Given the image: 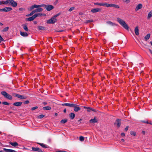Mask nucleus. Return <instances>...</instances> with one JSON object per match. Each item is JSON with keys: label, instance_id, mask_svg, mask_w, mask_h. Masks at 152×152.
Here are the masks:
<instances>
[{"label": "nucleus", "instance_id": "1", "mask_svg": "<svg viewBox=\"0 0 152 152\" xmlns=\"http://www.w3.org/2000/svg\"><path fill=\"white\" fill-rule=\"evenodd\" d=\"M117 20L119 24L126 30L129 31V27L126 22L120 18H117Z\"/></svg>", "mask_w": 152, "mask_h": 152}, {"label": "nucleus", "instance_id": "2", "mask_svg": "<svg viewBox=\"0 0 152 152\" xmlns=\"http://www.w3.org/2000/svg\"><path fill=\"white\" fill-rule=\"evenodd\" d=\"M5 5H11L13 7H15L17 5V3L13 0H6L5 1Z\"/></svg>", "mask_w": 152, "mask_h": 152}, {"label": "nucleus", "instance_id": "3", "mask_svg": "<svg viewBox=\"0 0 152 152\" xmlns=\"http://www.w3.org/2000/svg\"><path fill=\"white\" fill-rule=\"evenodd\" d=\"M44 7L47 11H50L54 8V7L51 5L40 4V7Z\"/></svg>", "mask_w": 152, "mask_h": 152}, {"label": "nucleus", "instance_id": "4", "mask_svg": "<svg viewBox=\"0 0 152 152\" xmlns=\"http://www.w3.org/2000/svg\"><path fill=\"white\" fill-rule=\"evenodd\" d=\"M1 94L4 96L5 98L8 99L9 100H11L12 99V96L10 94L7 93L5 91H1Z\"/></svg>", "mask_w": 152, "mask_h": 152}, {"label": "nucleus", "instance_id": "5", "mask_svg": "<svg viewBox=\"0 0 152 152\" xmlns=\"http://www.w3.org/2000/svg\"><path fill=\"white\" fill-rule=\"evenodd\" d=\"M56 21V19L53 17L51 19L47 20L46 22L47 23H54Z\"/></svg>", "mask_w": 152, "mask_h": 152}, {"label": "nucleus", "instance_id": "6", "mask_svg": "<svg viewBox=\"0 0 152 152\" xmlns=\"http://www.w3.org/2000/svg\"><path fill=\"white\" fill-rule=\"evenodd\" d=\"M39 7H40V5H37L36 4H34L31 6L30 7L28 8V10L29 11H31L34 8H37Z\"/></svg>", "mask_w": 152, "mask_h": 152}, {"label": "nucleus", "instance_id": "7", "mask_svg": "<svg viewBox=\"0 0 152 152\" xmlns=\"http://www.w3.org/2000/svg\"><path fill=\"white\" fill-rule=\"evenodd\" d=\"M72 107H74V110L75 112H77L80 110V108L79 107V106L76 104H73Z\"/></svg>", "mask_w": 152, "mask_h": 152}, {"label": "nucleus", "instance_id": "8", "mask_svg": "<svg viewBox=\"0 0 152 152\" xmlns=\"http://www.w3.org/2000/svg\"><path fill=\"white\" fill-rule=\"evenodd\" d=\"M84 109H87V111L88 112H90L91 111H92L94 112H96V110L90 107L84 106L83 107Z\"/></svg>", "mask_w": 152, "mask_h": 152}, {"label": "nucleus", "instance_id": "9", "mask_svg": "<svg viewBox=\"0 0 152 152\" xmlns=\"http://www.w3.org/2000/svg\"><path fill=\"white\" fill-rule=\"evenodd\" d=\"M15 96L18 98H20L21 99H25L26 98V96L20 94H15Z\"/></svg>", "mask_w": 152, "mask_h": 152}, {"label": "nucleus", "instance_id": "10", "mask_svg": "<svg viewBox=\"0 0 152 152\" xmlns=\"http://www.w3.org/2000/svg\"><path fill=\"white\" fill-rule=\"evenodd\" d=\"M32 151H37L38 152H43L39 148L34 147H32Z\"/></svg>", "mask_w": 152, "mask_h": 152}, {"label": "nucleus", "instance_id": "11", "mask_svg": "<svg viewBox=\"0 0 152 152\" xmlns=\"http://www.w3.org/2000/svg\"><path fill=\"white\" fill-rule=\"evenodd\" d=\"M101 9L98 8H95L91 10V12L93 13H94L99 12H100Z\"/></svg>", "mask_w": 152, "mask_h": 152}, {"label": "nucleus", "instance_id": "12", "mask_svg": "<svg viewBox=\"0 0 152 152\" xmlns=\"http://www.w3.org/2000/svg\"><path fill=\"white\" fill-rule=\"evenodd\" d=\"M12 8L10 7H5L3 8V12H8L12 10Z\"/></svg>", "mask_w": 152, "mask_h": 152}, {"label": "nucleus", "instance_id": "13", "mask_svg": "<svg viewBox=\"0 0 152 152\" xmlns=\"http://www.w3.org/2000/svg\"><path fill=\"white\" fill-rule=\"evenodd\" d=\"M36 17L34 15L32 16L31 17H30L28 18H26V20L31 21L34 20V19Z\"/></svg>", "mask_w": 152, "mask_h": 152}, {"label": "nucleus", "instance_id": "14", "mask_svg": "<svg viewBox=\"0 0 152 152\" xmlns=\"http://www.w3.org/2000/svg\"><path fill=\"white\" fill-rule=\"evenodd\" d=\"M142 7V4H140L137 5L135 8V11H137L141 9Z\"/></svg>", "mask_w": 152, "mask_h": 152}, {"label": "nucleus", "instance_id": "15", "mask_svg": "<svg viewBox=\"0 0 152 152\" xmlns=\"http://www.w3.org/2000/svg\"><path fill=\"white\" fill-rule=\"evenodd\" d=\"M108 24H109L111 26H117L118 25L116 24H115V23H113L112 22L110 21H107L106 22Z\"/></svg>", "mask_w": 152, "mask_h": 152}, {"label": "nucleus", "instance_id": "16", "mask_svg": "<svg viewBox=\"0 0 152 152\" xmlns=\"http://www.w3.org/2000/svg\"><path fill=\"white\" fill-rule=\"evenodd\" d=\"M34 16L36 18L38 17H41L43 16H45L46 15L45 14H42L41 13H38L35 14L34 15Z\"/></svg>", "mask_w": 152, "mask_h": 152}, {"label": "nucleus", "instance_id": "17", "mask_svg": "<svg viewBox=\"0 0 152 152\" xmlns=\"http://www.w3.org/2000/svg\"><path fill=\"white\" fill-rule=\"evenodd\" d=\"M40 7H39L38 8H36V9L34 10L35 12V13L42 12L43 11V9Z\"/></svg>", "mask_w": 152, "mask_h": 152}, {"label": "nucleus", "instance_id": "18", "mask_svg": "<svg viewBox=\"0 0 152 152\" xmlns=\"http://www.w3.org/2000/svg\"><path fill=\"white\" fill-rule=\"evenodd\" d=\"M20 34L23 37H26L28 36V34L27 33L22 32L21 31H20Z\"/></svg>", "mask_w": 152, "mask_h": 152}, {"label": "nucleus", "instance_id": "19", "mask_svg": "<svg viewBox=\"0 0 152 152\" xmlns=\"http://www.w3.org/2000/svg\"><path fill=\"white\" fill-rule=\"evenodd\" d=\"M73 104H70L69 103H63L61 104L62 106H66L68 107H72L73 105Z\"/></svg>", "mask_w": 152, "mask_h": 152}, {"label": "nucleus", "instance_id": "20", "mask_svg": "<svg viewBox=\"0 0 152 152\" xmlns=\"http://www.w3.org/2000/svg\"><path fill=\"white\" fill-rule=\"evenodd\" d=\"M3 150L6 152H17L16 151L13 150L7 149L5 148H4Z\"/></svg>", "mask_w": 152, "mask_h": 152}, {"label": "nucleus", "instance_id": "21", "mask_svg": "<svg viewBox=\"0 0 152 152\" xmlns=\"http://www.w3.org/2000/svg\"><path fill=\"white\" fill-rule=\"evenodd\" d=\"M69 116L70 118L72 120L75 118V115L73 113H71L69 114Z\"/></svg>", "mask_w": 152, "mask_h": 152}, {"label": "nucleus", "instance_id": "22", "mask_svg": "<svg viewBox=\"0 0 152 152\" xmlns=\"http://www.w3.org/2000/svg\"><path fill=\"white\" fill-rule=\"evenodd\" d=\"M97 121L96 119V118L95 117L93 119H91L90 120L89 122L91 123H96Z\"/></svg>", "mask_w": 152, "mask_h": 152}, {"label": "nucleus", "instance_id": "23", "mask_svg": "<svg viewBox=\"0 0 152 152\" xmlns=\"http://www.w3.org/2000/svg\"><path fill=\"white\" fill-rule=\"evenodd\" d=\"M22 104L21 102H16L13 104V105L19 107L21 106Z\"/></svg>", "mask_w": 152, "mask_h": 152}, {"label": "nucleus", "instance_id": "24", "mask_svg": "<svg viewBox=\"0 0 152 152\" xmlns=\"http://www.w3.org/2000/svg\"><path fill=\"white\" fill-rule=\"evenodd\" d=\"M139 31L138 27L136 26L134 29V32L137 35H138L139 34Z\"/></svg>", "mask_w": 152, "mask_h": 152}, {"label": "nucleus", "instance_id": "25", "mask_svg": "<svg viewBox=\"0 0 152 152\" xmlns=\"http://www.w3.org/2000/svg\"><path fill=\"white\" fill-rule=\"evenodd\" d=\"M116 123L117 126L119 127L121 125V120L118 119H117L116 121Z\"/></svg>", "mask_w": 152, "mask_h": 152}, {"label": "nucleus", "instance_id": "26", "mask_svg": "<svg viewBox=\"0 0 152 152\" xmlns=\"http://www.w3.org/2000/svg\"><path fill=\"white\" fill-rule=\"evenodd\" d=\"M38 143L43 148H46L49 147L47 145L44 144L42 143Z\"/></svg>", "mask_w": 152, "mask_h": 152}, {"label": "nucleus", "instance_id": "27", "mask_svg": "<svg viewBox=\"0 0 152 152\" xmlns=\"http://www.w3.org/2000/svg\"><path fill=\"white\" fill-rule=\"evenodd\" d=\"M22 26H23V29L26 31H28V29L27 27V26L25 24H23L22 25Z\"/></svg>", "mask_w": 152, "mask_h": 152}, {"label": "nucleus", "instance_id": "28", "mask_svg": "<svg viewBox=\"0 0 152 152\" xmlns=\"http://www.w3.org/2000/svg\"><path fill=\"white\" fill-rule=\"evenodd\" d=\"M10 143L11 145L14 147H15L17 146L18 145V144L16 142H10Z\"/></svg>", "mask_w": 152, "mask_h": 152}, {"label": "nucleus", "instance_id": "29", "mask_svg": "<svg viewBox=\"0 0 152 152\" xmlns=\"http://www.w3.org/2000/svg\"><path fill=\"white\" fill-rule=\"evenodd\" d=\"M44 110H49L51 109V107L50 106L44 107H43Z\"/></svg>", "mask_w": 152, "mask_h": 152}, {"label": "nucleus", "instance_id": "30", "mask_svg": "<svg viewBox=\"0 0 152 152\" xmlns=\"http://www.w3.org/2000/svg\"><path fill=\"white\" fill-rule=\"evenodd\" d=\"M150 36V34H147L145 37V39L146 41H147V40L148 39Z\"/></svg>", "mask_w": 152, "mask_h": 152}, {"label": "nucleus", "instance_id": "31", "mask_svg": "<svg viewBox=\"0 0 152 152\" xmlns=\"http://www.w3.org/2000/svg\"><path fill=\"white\" fill-rule=\"evenodd\" d=\"M112 4H109L107 3H104V6L107 7H112Z\"/></svg>", "mask_w": 152, "mask_h": 152}, {"label": "nucleus", "instance_id": "32", "mask_svg": "<svg viewBox=\"0 0 152 152\" xmlns=\"http://www.w3.org/2000/svg\"><path fill=\"white\" fill-rule=\"evenodd\" d=\"M152 16V10L150 11L148 15V19H149Z\"/></svg>", "mask_w": 152, "mask_h": 152}, {"label": "nucleus", "instance_id": "33", "mask_svg": "<svg viewBox=\"0 0 152 152\" xmlns=\"http://www.w3.org/2000/svg\"><path fill=\"white\" fill-rule=\"evenodd\" d=\"M9 29V27H5L1 31V32H4L7 31Z\"/></svg>", "mask_w": 152, "mask_h": 152}, {"label": "nucleus", "instance_id": "34", "mask_svg": "<svg viewBox=\"0 0 152 152\" xmlns=\"http://www.w3.org/2000/svg\"><path fill=\"white\" fill-rule=\"evenodd\" d=\"M67 121V119H62L60 121V122L62 124H65L66 123Z\"/></svg>", "mask_w": 152, "mask_h": 152}, {"label": "nucleus", "instance_id": "35", "mask_svg": "<svg viewBox=\"0 0 152 152\" xmlns=\"http://www.w3.org/2000/svg\"><path fill=\"white\" fill-rule=\"evenodd\" d=\"M112 7H113L115 8H119V6L118 5L112 4Z\"/></svg>", "mask_w": 152, "mask_h": 152}, {"label": "nucleus", "instance_id": "36", "mask_svg": "<svg viewBox=\"0 0 152 152\" xmlns=\"http://www.w3.org/2000/svg\"><path fill=\"white\" fill-rule=\"evenodd\" d=\"M35 13V12L34 10H33L30 14L27 15L26 16L28 17L32 15L34 13Z\"/></svg>", "mask_w": 152, "mask_h": 152}, {"label": "nucleus", "instance_id": "37", "mask_svg": "<svg viewBox=\"0 0 152 152\" xmlns=\"http://www.w3.org/2000/svg\"><path fill=\"white\" fill-rule=\"evenodd\" d=\"M95 5H99V6H104V3H96L94 4Z\"/></svg>", "mask_w": 152, "mask_h": 152}, {"label": "nucleus", "instance_id": "38", "mask_svg": "<svg viewBox=\"0 0 152 152\" xmlns=\"http://www.w3.org/2000/svg\"><path fill=\"white\" fill-rule=\"evenodd\" d=\"M44 27L42 26H39L38 27V28L39 30H43L44 29Z\"/></svg>", "mask_w": 152, "mask_h": 152}, {"label": "nucleus", "instance_id": "39", "mask_svg": "<svg viewBox=\"0 0 152 152\" xmlns=\"http://www.w3.org/2000/svg\"><path fill=\"white\" fill-rule=\"evenodd\" d=\"M79 140L80 141H83L84 140V137L82 136H81L80 137Z\"/></svg>", "mask_w": 152, "mask_h": 152}, {"label": "nucleus", "instance_id": "40", "mask_svg": "<svg viewBox=\"0 0 152 152\" xmlns=\"http://www.w3.org/2000/svg\"><path fill=\"white\" fill-rule=\"evenodd\" d=\"M45 116V115H40L38 116V118L41 119L43 118Z\"/></svg>", "mask_w": 152, "mask_h": 152}, {"label": "nucleus", "instance_id": "41", "mask_svg": "<svg viewBox=\"0 0 152 152\" xmlns=\"http://www.w3.org/2000/svg\"><path fill=\"white\" fill-rule=\"evenodd\" d=\"M2 4L5 5V1H0V5Z\"/></svg>", "mask_w": 152, "mask_h": 152}, {"label": "nucleus", "instance_id": "42", "mask_svg": "<svg viewBox=\"0 0 152 152\" xmlns=\"http://www.w3.org/2000/svg\"><path fill=\"white\" fill-rule=\"evenodd\" d=\"M130 134L131 135H133L134 136H135L136 135V133L134 131H131Z\"/></svg>", "mask_w": 152, "mask_h": 152}, {"label": "nucleus", "instance_id": "43", "mask_svg": "<svg viewBox=\"0 0 152 152\" xmlns=\"http://www.w3.org/2000/svg\"><path fill=\"white\" fill-rule=\"evenodd\" d=\"M93 21V20H87L86 21L85 23H88L90 22H92Z\"/></svg>", "mask_w": 152, "mask_h": 152}, {"label": "nucleus", "instance_id": "44", "mask_svg": "<svg viewBox=\"0 0 152 152\" xmlns=\"http://www.w3.org/2000/svg\"><path fill=\"white\" fill-rule=\"evenodd\" d=\"M74 8L75 7H71L69 10V12H71L72 10H73Z\"/></svg>", "mask_w": 152, "mask_h": 152}, {"label": "nucleus", "instance_id": "45", "mask_svg": "<svg viewBox=\"0 0 152 152\" xmlns=\"http://www.w3.org/2000/svg\"><path fill=\"white\" fill-rule=\"evenodd\" d=\"M38 108V107L35 106L34 107H33L31 108V110H34L35 109H37Z\"/></svg>", "mask_w": 152, "mask_h": 152}, {"label": "nucleus", "instance_id": "46", "mask_svg": "<svg viewBox=\"0 0 152 152\" xmlns=\"http://www.w3.org/2000/svg\"><path fill=\"white\" fill-rule=\"evenodd\" d=\"M2 104L4 105H9V103H8L7 102H2Z\"/></svg>", "mask_w": 152, "mask_h": 152}, {"label": "nucleus", "instance_id": "47", "mask_svg": "<svg viewBox=\"0 0 152 152\" xmlns=\"http://www.w3.org/2000/svg\"><path fill=\"white\" fill-rule=\"evenodd\" d=\"M2 41H4V39L0 35V42H1Z\"/></svg>", "mask_w": 152, "mask_h": 152}, {"label": "nucleus", "instance_id": "48", "mask_svg": "<svg viewBox=\"0 0 152 152\" xmlns=\"http://www.w3.org/2000/svg\"><path fill=\"white\" fill-rule=\"evenodd\" d=\"M19 10L20 11H25V9L24 8H19Z\"/></svg>", "mask_w": 152, "mask_h": 152}, {"label": "nucleus", "instance_id": "49", "mask_svg": "<svg viewBox=\"0 0 152 152\" xmlns=\"http://www.w3.org/2000/svg\"><path fill=\"white\" fill-rule=\"evenodd\" d=\"M123 1L124 2H126L127 4L129 3L130 1L129 0H124Z\"/></svg>", "mask_w": 152, "mask_h": 152}, {"label": "nucleus", "instance_id": "50", "mask_svg": "<svg viewBox=\"0 0 152 152\" xmlns=\"http://www.w3.org/2000/svg\"><path fill=\"white\" fill-rule=\"evenodd\" d=\"M141 121L144 123H146V124H149V123L148 122V121Z\"/></svg>", "mask_w": 152, "mask_h": 152}, {"label": "nucleus", "instance_id": "51", "mask_svg": "<svg viewBox=\"0 0 152 152\" xmlns=\"http://www.w3.org/2000/svg\"><path fill=\"white\" fill-rule=\"evenodd\" d=\"M128 128H129V126H126V127L125 128V131H127L128 129Z\"/></svg>", "mask_w": 152, "mask_h": 152}, {"label": "nucleus", "instance_id": "52", "mask_svg": "<svg viewBox=\"0 0 152 152\" xmlns=\"http://www.w3.org/2000/svg\"><path fill=\"white\" fill-rule=\"evenodd\" d=\"M29 103V101L28 100L24 102V103L25 104H27Z\"/></svg>", "mask_w": 152, "mask_h": 152}, {"label": "nucleus", "instance_id": "53", "mask_svg": "<svg viewBox=\"0 0 152 152\" xmlns=\"http://www.w3.org/2000/svg\"><path fill=\"white\" fill-rule=\"evenodd\" d=\"M59 15V14H57L56 15H55L53 17L55 18H56Z\"/></svg>", "mask_w": 152, "mask_h": 152}, {"label": "nucleus", "instance_id": "54", "mask_svg": "<svg viewBox=\"0 0 152 152\" xmlns=\"http://www.w3.org/2000/svg\"><path fill=\"white\" fill-rule=\"evenodd\" d=\"M121 135L122 136H125V134L124 133H122L121 134Z\"/></svg>", "mask_w": 152, "mask_h": 152}, {"label": "nucleus", "instance_id": "55", "mask_svg": "<svg viewBox=\"0 0 152 152\" xmlns=\"http://www.w3.org/2000/svg\"><path fill=\"white\" fill-rule=\"evenodd\" d=\"M142 134H145V132L144 131H143L142 132Z\"/></svg>", "mask_w": 152, "mask_h": 152}, {"label": "nucleus", "instance_id": "56", "mask_svg": "<svg viewBox=\"0 0 152 152\" xmlns=\"http://www.w3.org/2000/svg\"><path fill=\"white\" fill-rule=\"evenodd\" d=\"M0 11L3 12V8L0 9Z\"/></svg>", "mask_w": 152, "mask_h": 152}, {"label": "nucleus", "instance_id": "57", "mask_svg": "<svg viewBox=\"0 0 152 152\" xmlns=\"http://www.w3.org/2000/svg\"><path fill=\"white\" fill-rule=\"evenodd\" d=\"M64 112L65 113L66 112V108H65L64 110Z\"/></svg>", "mask_w": 152, "mask_h": 152}, {"label": "nucleus", "instance_id": "58", "mask_svg": "<svg viewBox=\"0 0 152 152\" xmlns=\"http://www.w3.org/2000/svg\"><path fill=\"white\" fill-rule=\"evenodd\" d=\"M58 115V113H55V116H57Z\"/></svg>", "mask_w": 152, "mask_h": 152}, {"label": "nucleus", "instance_id": "59", "mask_svg": "<svg viewBox=\"0 0 152 152\" xmlns=\"http://www.w3.org/2000/svg\"><path fill=\"white\" fill-rule=\"evenodd\" d=\"M3 25V24L2 23L0 22V26H2Z\"/></svg>", "mask_w": 152, "mask_h": 152}, {"label": "nucleus", "instance_id": "60", "mask_svg": "<svg viewBox=\"0 0 152 152\" xmlns=\"http://www.w3.org/2000/svg\"><path fill=\"white\" fill-rule=\"evenodd\" d=\"M121 141H122L123 142H124V140L123 139H122L121 140Z\"/></svg>", "mask_w": 152, "mask_h": 152}, {"label": "nucleus", "instance_id": "61", "mask_svg": "<svg viewBox=\"0 0 152 152\" xmlns=\"http://www.w3.org/2000/svg\"><path fill=\"white\" fill-rule=\"evenodd\" d=\"M43 103L45 105H46L47 104V103L46 102H44Z\"/></svg>", "mask_w": 152, "mask_h": 152}, {"label": "nucleus", "instance_id": "62", "mask_svg": "<svg viewBox=\"0 0 152 152\" xmlns=\"http://www.w3.org/2000/svg\"><path fill=\"white\" fill-rule=\"evenodd\" d=\"M150 43H151V45L152 46V42L151 41L150 42Z\"/></svg>", "mask_w": 152, "mask_h": 152}, {"label": "nucleus", "instance_id": "63", "mask_svg": "<svg viewBox=\"0 0 152 152\" xmlns=\"http://www.w3.org/2000/svg\"><path fill=\"white\" fill-rule=\"evenodd\" d=\"M149 124H151V125H152V123H149Z\"/></svg>", "mask_w": 152, "mask_h": 152}, {"label": "nucleus", "instance_id": "64", "mask_svg": "<svg viewBox=\"0 0 152 152\" xmlns=\"http://www.w3.org/2000/svg\"><path fill=\"white\" fill-rule=\"evenodd\" d=\"M0 152H4L3 151L1 150V151H0Z\"/></svg>", "mask_w": 152, "mask_h": 152}]
</instances>
